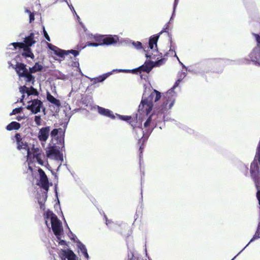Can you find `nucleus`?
<instances>
[{
  "label": "nucleus",
  "mask_w": 260,
  "mask_h": 260,
  "mask_svg": "<svg viewBox=\"0 0 260 260\" xmlns=\"http://www.w3.org/2000/svg\"><path fill=\"white\" fill-rule=\"evenodd\" d=\"M169 23L166 24L165 27L158 34L153 35L150 37L149 40V48L150 50L146 51L145 56L147 58L157 59L154 62H145V63L138 68L132 70L133 73H136L138 72H145L149 73L152 70L153 67H158L163 64L165 62V59L161 58L162 53L159 54L157 47V42L158 41L159 35L163 32H168L169 29Z\"/></svg>",
  "instance_id": "obj_1"
},
{
  "label": "nucleus",
  "mask_w": 260,
  "mask_h": 260,
  "mask_svg": "<svg viewBox=\"0 0 260 260\" xmlns=\"http://www.w3.org/2000/svg\"><path fill=\"white\" fill-rule=\"evenodd\" d=\"M14 69L19 78H24L27 85L28 83H31L32 84H34L35 78L30 73H29L25 64L17 62Z\"/></svg>",
  "instance_id": "obj_2"
},
{
  "label": "nucleus",
  "mask_w": 260,
  "mask_h": 260,
  "mask_svg": "<svg viewBox=\"0 0 260 260\" xmlns=\"http://www.w3.org/2000/svg\"><path fill=\"white\" fill-rule=\"evenodd\" d=\"M129 124L133 127L134 132L135 133L137 139H139L138 144L140 145L139 150L142 153L144 149V143L146 142L147 138H144V133L142 127H134L132 122L130 121Z\"/></svg>",
  "instance_id": "obj_3"
},
{
  "label": "nucleus",
  "mask_w": 260,
  "mask_h": 260,
  "mask_svg": "<svg viewBox=\"0 0 260 260\" xmlns=\"http://www.w3.org/2000/svg\"><path fill=\"white\" fill-rule=\"evenodd\" d=\"M250 173L257 189L256 198L260 205V170H250Z\"/></svg>",
  "instance_id": "obj_4"
},
{
  "label": "nucleus",
  "mask_w": 260,
  "mask_h": 260,
  "mask_svg": "<svg viewBox=\"0 0 260 260\" xmlns=\"http://www.w3.org/2000/svg\"><path fill=\"white\" fill-rule=\"evenodd\" d=\"M15 138L17 143V148L18 150L25 149L27 150V157L31 155V151L28 146V144L24 141L21 137V135L19 133H16L15 135Z\"/></svg>",
  "instance_id": "obj_5"
},
{
  "label": "nucleus",
  "mask_w": 260,
  "mask_h": 260,
  "mask_svg": "<svg viewBox=\"0 0 260 260\" xmlns=\"http://www.w3.org/2000/svg\"><path fill=\"white\" fill-rule=\"evenodd\" d=\"M40 175V180L38 185L41 188L44 189L46 192L49 190V180L45 172L41 168L38 170Z\"/></svg>",
  "instance_id": "obj_6"
},
{
  "label": "nucleus",
  "mask_w": 260,
  "mask_h": 260,
  "mask_svg": "<svg viewBox=\"0 0 260 260\" xmlns=\"http://www.w3.org/2000/svg\"><path fill=\"white\" fill-rule=\"evenodd\" d=\"M153 103L151 100L148 101V99L142 100L139 106V111L148 115L151 111Z\"/></svg>",
  "instance_id": "obj_7"
},
{
  "label": "nucleus",
  "mask_w": 260,
  "mask_h": 260,
  "mask_svg": "<svg viewBox=\"0 0 260 260\" xmlns=\"http://www.w3.org/2000/svg\"><path fill=\"white\" fill-rule=\"evenodd\" d=\"M30 104L26 106V109L30 110L32 113L37 114L40 112L41 108L42 107V102L38 100L35 99L28 102Z\"/></svg>",
  "instance_id": "obj_8"
},
{
  "label": "nucleus",
  "mask_w": 260,
  "mask_h": 260,
  "mask_svg": "<svg viewBox=\"0 0 260 260\" xmlns=\"http://www.w3.org/2000/svg\"><path fill=\"white\" fill-rule=\"evenodd\" d=\"M52 231L58 239H60L62 229L60 220L56 218L51 221Z\"/></svg>",
  "instance_id": "obj_9"
},
{
  "label": "nucleus",
  "mask_w": 260,
  "mask_h": 260,
  "mask_svg": "<svg viewBox=\"0 0 260 260\" xmlns=\"http://www.w3.org/2000/svg\"><path fill=\"white\" fill-rule=\"evenodd\" d=\"M260 140L258 144L256 152L253 160L251 163L250 170H260Z\"/></svg>",
  "instance_id": "obj_10"
},
{
  "label": "nucleus",
  "mask_w": 260,
  "mask_h": 260,
  "mask_svg": "<svg viewBox=\"0 0 260 260\" xmlns=\"http://www.w3.org/2000/svg\"><path fill=\"white\" fill-rule=\"evenodd\" d=\"M60 257L62 260H66V258H67L68 260H76L77 259L76 254L70 249L66 250L61 249Z\"/></svg>",
  "instance_id": "obj_11"
},
{
  "label": "nucleus",
  "mask_w": 260,
  "mask_h": 260,
  "mask_svg": "<svg viewBox=\"0 0 260 260\" xmlns=\"http://www.w3.org/2000/svg\"><path fill=\"white\" fill-rule=\"evenodd\" d=\"M47 156L48 157H50L53 156L55 159L59 160L61 161H63V155L59 150L54 148V147L50 148L47 151Z\"/></svg>",
  "instance_id": "obj_12"
},
{
  "label": "nucleus",
  "mask_w": 260,
  "mask_h": 260,
  "mask_svg": "<svg viewBox=\"0 0 260 260\" xmlns=\"http://www.w3.org/2000/svg\"><path fill=\"white\" fill-rule=\"evenodd\" d=\"M50 132V127L46 126L42 127L40 129L38 134V138L41 141H46L49 137Z\"/></svg>",
  "instance_id": "obj_13"
},
{
  "label": "nucleus",
  "mask_w": 260,
  "mask_h": 260,
  "mask_svg": "<svg viewBox=\"0 0 260 260\" xmlns=\"http://www.w3.org/2000/svg\"><path fill=\"white\" fill-rule=\"evenodd\" d=\"M33 157L35 158L37 161V162L41 165H43L44 161L42 159V156L43 155L42 153V151H41L38 148H34L32 149Z\"/></svg>",
  "instance_id": "obj_14"
},
{
  "label": "nucleus",
  "mask_w": 260,
  "mask_h": 260,
  "mask_svg": "<svg viewBox=\"0 0 260 260\" xmlns=\"http://www.w3.org/2000/svg\"><path fill=\"white\" fill-rule=\"evenodd\" d=\"M98 111L99 113L102 115L109 117L112 119H114L115 118V116L113 113V112L108 109H105L104 108L98 106Z\"/></svg>",
  "instance_id": "obj_15"
},
{
  "label": "nucleus",
  "mask_w": 260,
  "mask_h": 260,
  "mask_svg": "<svg viewBox=\"0 0 260 260\" xmlns=\"http://www.w3.org/2000/svg\"><path fill=\"white\" fill-rule=\"evenodd\" d=\"M104 35L102 36H94V39L96 42V43L87 42L85 46H93L96 47L99 45H104Z\"/></svg>",
  "instance_id": "obj_16"
},
{
  "label": "nucleus",
  "mask_w": 260,
  "mask_h": 260,
  "mask_svg": "<svg viewBox=\"0 0 260 260\" xmlns=\"http://www.w3.org/2000/svg\"><path fill=\"white\" fill-rule=\"evenodd\" d=\"M24 43L25 44L27 48L31 47L33 44L36 43L35 40V34L31 32L27 37H25L24 40Z\"/></svg>",
  "instance_id": "obj_17"
},
{
  "label": "nucleus",
  "mask_w": 260,
  "mask_h": 260,
  "mask_svg": "<svg viewBox=\"0 0 260 260\" xmlns=\"http://www.w3.org/2000/svg\"><path fill=\"white\" fill-rule=\"evenodd\" d=\"M252 61L256 62L260 59V48L255 47L249 55Z\"/></svg>",
  "instance_id": "obj_18"
},
{
  "label": "nucleus",
  "mask_w": 260,
  "mask_h": 260,
  "mask_svg": "<svg viewBox=\"0 0 260 260\" xmlns=\"http://www.w3.org/2000/svg\"><path fill=\"white\" fill-rule=\"evenodd\" d=\"M118 40L117 37H113L112 36H104V45H110L117 43Z\"/></svg>",
  "instance_id": "obj_19"
},
{
  "label": "nucleus",
  "mask_w": 260,
  "mask_h": 260,
  "mask_svg": "<svg viewBox=\"0 0 260 260\" xmlns=\"http://www.w3.org/2000/svg\"><path fill=\"white\" fill-rule=\"evenodd\" d=\"M152 115H150L144 124V127L146 128V130L147 131V132L149 133L152 132V130L155 127L154 125L152 124Z\"/></svg>",
  "instance_id": "obj_20"
},
{
  "label": "nucleus",
  "mask_w": 260,
  "mask_h": 260,
  "mask_svg": "<svg viewBox=\"0 0 260 260\" xmlns=\"http://www.w3.org/2000/svg\"><path fill=\"white\" fill-rule=\"evenodd\" d=\"M209 64L211 67L217 69L222 66V59L221 58L211 59L209 60Z\"/></svg>",
  "instance_id": "obj_21"
},
{
  "label": "nucleus",
  "mask_w": 260,
  "mask_h": 260,
  "mask_svg": "<svg viewBox=\"0 0 260 260\" xmlns=\"http://www.w3.org/2000/svg\"><path fill=\"white\" fill-rule=\"evenodd\" d=\"M47 99L49 102L54 104L55 106L57 107L60 106V101L55 98L49 92H48L47 93Z\"/></svg>",
  "instance_id": "obj_22"
},
{
  "label": "nucleus",
  "mask_w": 260,
  "mask_h": 260,
  "mask_svg": "<svg viewBox=\"0 0 260 260\" xmlns=\"http://www.w3.org/2000/svg\"><path fill=\"white\" fill-rule=\"evenodd\" d=\"M21 127L19 123L16 121H12L6 127L7 130L11 131L12 130H18Z\"/></svg>",
  "instance_id": "obj_23"
},
{
  "label": "nucleus",
  "mask_w": 260,
  "mask_h": 260,
  "mask_svg": "<svg viewBox=\"0 0 260 260\" xmlns=\"http://www.w3.org/2000/svg\"><path fill=\"white\" fill-rule=\"evenodd\" d=\"M43 68V66L39 63V62H36L32 67L29 68V73H30V74L32 75V73L42 71Z\"/></svg>",
  "instance_id": "obj_24"
},
{
  "label": "nucleus",
  "mask_w": 260,
  "mask_h": 260,
  "mask_svg": "<svg viewBox=\"0 0 260 260\" xmlns=\"http://www.w3.org/2000/svg\"><path fill=\"white\" fill-rule=\"evenodd\" d=\"M54 54L63 59L65 55H68V52L67 50H62L58 48Z\"/></svg>",
  "instance_id": "obj_25"
},
{
  "label": "nucleus",
  "mask_w": 260,
  "mask_h": 260,
  "mask_svg": "<svg viewBox=\"0 0 260 260\" xmlns=\"http://www.w3.org/2000/svg\"><path fill=\"white\" fill-rule=\"evenodd\" d=\"M23 51H24V52L22 53V56H25L26 57H30L32 59H33L35 57V56L31 52L30 47H28V48L26 49L25 48Z\"/></svg>",
  "instance_id": "obj_26"
},
{
  "label": "nucleus",
  "mask_w": 260,
  "mask_h": 260,
  "mask_svg": "<svg viewBox=\"0 0 260 260\" xmlns=\"http://www.w3.org/2000/svg\"><path fill=\"white\" fill-rule=\"evenodd\" d=\"M258 238H260V222L259 223V224L257 226V229L256 230V232H255L254 235L253 236V237L250 240V241L248 243V244L246 245V246H247L250 242H252V241H253L257 239Z\"/></svg>",
  "instance_id": "obj_27"
},
{
  "label": "nucleus",
  "mask_w": 260,
  "mask_h": 260,
  "mask_svg": "<svg viewBox=\"0 0 260 260\" xmlns=\"http://www.w3.org/2000/svg\"><path fill=\"white\" fill-rule=\"evenodd\" d=\"M176 56L177 59H178V57H177V55H176V52L175 51L174 49H172L171 47L170 48V50H169L168 52H166L164 55V58H165V61L166 60V58L168 57V56ZM161 58L162 57H161Z\"/></svg>",
  "instance_id": "obj_28"
},
{
  "label": "nucleus",
  "mask_w": 260,
  "mask_h": 260,
  "mask_svg": "<svg viewBox=\"0 0 260 260\" xmlns=\"http://www.w3.org/2000/svg\"><path fill=\"white\" fill-rule=\"evenodd\" d=\"M11 45L13 46L14 49H16L17 47L22 48L23 50L25 48L27 49L24 43L23 42H14L11 43Z\"/></svg>",
  "instance_id": "obj_29"
},
{
  "label": "nucleus",
  "mask_w": 260,
  "mask_h": 260,
  "mask_svg": "<svg viewBox=\"0 0 260 260\" xmlns=\"http://www.w3.org/2000/svg\"><path fill=\"white\" fill-rule=\"evenodd\" d=\"M27 94L28 95H38L39 92L36 89H35L31 86L29 89H28Z\"/></svg>",
  "instance_id": "obj_30"
},
{
  "label": "nucleus",
  "mask_w": 260,
  "mask_h": 260,
  "mask_svg": "<svg viewBox=\"0 0 260 260\" xmlns=\"http://www.w3.org/2000/svg\"><path fill=\"white\" fill-rule=\"evenodd\" d=\"M155 95V98H154V102H156L157 101H158L161 98V94H160V93L156 90H154V92L153 93H152L151 94H150V96L151 97H153Z\"/></svg>",
  "instance_id": "obj_31"
},
{
  "label": "nucleus",
  "mask_w": 260,
  "mask_h": 260,
  "mask_svg": "<svg viewBox=\"0 0 260 260\" xmlns=\"http://www.w3.org/2000/svg\"><path fill=\"white\" fill-rule=\"evenodd\" d=\"M46 216L47 218H50L51 221L53 220L54 219L57 218V216L55 214H54L52 211H48L46 212Z\"/></svg>",
  "instance_id": "obj_32"
},
{
  "label": "nucleus",
  "mask_w": 260,
  "mask_h": 260,
  "mask_svg": "<svg viewBox=\"0 0 260 260\" xmlns=\"http://www.w3.org/2000/svg\"><path fill=\"white\" fill-rule=\"evenodd\" d=\"M117 115L119 117L120 119H121L122 120L126 121H128L129 120H131L132 118V116H123V115H118V114H117Z\"/></svg>",
  "instance_id": "obj_33"
},
{
  "label": "nucleus",
  "mask_w": 260,
  "mask_h": 260,
  "mask_svg": "<svg viewBox=\"0 0 260 260\" xmlns=\"http://www.w3.org/2000/svg\"><path fill=\"white\" fill-rule=\"evenodd\" d=\"M252 35L253 36H254L255 40L257 42V46L256 47L260 48V36L254 33H253Z\"/></svg>",
  "instance_id": "obj_34"
},
{
  "label": "nucleus",
  "mask_w": 260,
  "mask_h": 260,
  "mask_svg": "<svg viewBox=\"0 0 260 260\" xmlns=\"http://www.w3.org/2000/svg\"><path fill=\"white\" fill-rule=\"evenodd\" d=\"M107 77H108V75L106 74L104 75L103 76H100L98 78H96L94 79L95 82H102L104 80H105L107 78Z\"/></svg>",
  "instance_id": "obj_35"
},
{
  "label": "nucleus",
  "mask_w": 260,
  "mask_h": 260,
  "mask_svg": "<svg viewBox=\"0 0 260 260\" xmlns=\"http://www.w3.org/2000/svg\"><path fill=\"white\" fill-rule=\"evenodd\" d=\"M22 108L21 107L15 108L12 110V112L10 113V115L20 113L22 111Z\"/></svg>",
  "instance_id": "obj_36"
},
{
  "label": "nucleus",
  "mask_w": 260,
  "mask_h": 260,
  "mask_svg": "<svg viewBox=\"0 0 260 260\" xmlns=\"http://www.w3.org/2000/svg\"><path fill=\"white\" fill-rule=\"evenodd\" d=\"M25 12L29 14V22L31 23L35 20V15L29 10L26 9Z\"/></svg>",
  "instance_id": "obj_37"
},
{
  "label": "nucleus",
  "mask_w": 260,
  "mask_h": 260,
  "mask_svg": "<svg viewBox=\"0 0 260 260\" xmlns=\"http://www.w3.org/2000/svg\"><path fill=\"white\" fill-rule=\"evenodd\" d=\"M42 119L40 116H36L35 117V122L37 125H41Z\"/></svg>",
  "instance_id": "obj_38"
},
{
  "label": "nucleus",
  "mask_w": 260,
  "mask_h": 260,
  "mask_svg": "<svg viewBox=\"0 0 260 260\" xmlns=\"http://www.w3.org/2000/svg\"><path fill=\"white\" fill-rule=\"evenodd\" d=\"M28 88L24 85V86H20L19 88V91L21 93H27V92L28 91Z\"/></svg>",
  "instance_id": "obj_39"
},
{
  "label": "nucleus",
  "mask_w": 260,
  "mask_h": 260,
  "mask_svg": "<svg viewBox=\"0 0 260 260\" xmlns=\"http://www.w3.org/2000/svg\"><path fill=\"white\" fill-rule=\"evenodd\" d=\"M48 48L52 51H53L54 53L56 52V49L58 48L51 44L48 43L47 44Z\"/></svg>",
  "instance_id": "obj_40"
},
{
  "label": "nucleus",
  "mask_w": 260,
  "mask_h": 260,
  "mask_svg": "<svg viewBox=\"0 0 260 260\" xmlns=\"http://www.w3.org/2000/svg\"><path fill=\"white\" fill-rule=\"evenodd\" d=\"M78 247L80 249L81 252L82 253L83 252H84V251H85L86 249V247H85V246L82 244V243L80 242L78 245Z\"/></svg>",
  "instance_id": "obj_41"
},
{
  "label": "nucleus",
  "mask_w": 260,
  "mask_h": 260,
  "mask_svg": "<svg viewBox=\"0 0 260 260\" xmlns=\"http://www.w3.org/2000/svg\"><path fill=\"white\" fill-rule=\"evenodd\" d=\"M133 45L135 46V48L137 49H140L142 48V44L140 42H134Z\"/></svg>",
  "instance_id": "obj_42"
},
{
  "label": "nucleus",
  "mask_w": 260,
  "mask_h": 260,
  "mask_svg": "<svg viewBox=\"0 0 260 260\" xmlns=\"http://www.w3.org/2000/svg\"><path fill=\"white\" fill-rule=\"evenodd\" d=\"M67 52H68V55L70 53L72 54L74 56H77L79 52V51L75 50H68Z\"/></svg>",
  "instance_id": "obj_43"
},
{
  "label": "nucleus",
  "mask_w": 260,
  "mask_h": 260,
  "mask_svg": "<svg viewBox=\"0 0 260 260\" xmlns=\"http://www.w3.org/2000/svg\"><path fill=\"white\" fill-rule=\"evenodd\" d=\"M58 133V129L56 128L53 129L51 132V136L52 137L56 136Z\"/></svg>",
  "instance_id": "obj_44"
},
{
  "label": "nucleus",
  "mask_w": 260,
  "mask_h": 260,
  "mask_svg": "<svg viewBox=\"0 0 260 260\" xmlns=\"http://www.w3.org/2000/svg\"><path fill=\"white\" fill-rule=\"evenodd\" d=\"M43 32H44V37L46 38V39L48 41L50 42V38L49 35H48L47 32H46V31L45 30L44 28Z\"/></svg>",
  "instance_id": "obj_45"
},
{
  "label": "nucleus",
  "mask_w": 260,
  "mask_h": 260,
  "mask_svg": "<svg viewBox=\"0 0 260 260\" xmlns=\"http://www.w3.org/2000/svg\"><path fill=\"white\" fill-rule=\"evenodd\" d=\"M170 93H167L165 95H164V98H165L166 99V104L167 105L168 104V102H169V99L170 98Z\"/></svg>",
  "instance_id": "obj_46"
},
{
  "label": "nucleus",
  "mask_w": 260,
  "mask_h": 260,
  "mask_svg": "<svg viewBox=\"0 0 260 260\" xmlns=\"http://www.w3.org/2000/svg\"><path fill=\"white\" fill-rule=\"evenodd\" d=\"M82 254H83V255L84 256V257L86 258V259H88L89 258V255H88V254L87 253V250H86L85 251H84V252H82Z\"/></svg>",
  "instance_id": "obj_47"
},
{
  "label": "nucleus",
  "mask_w": 260,
  "mask_h": 260,
  "mask_svg": "<svg viewBox=\"0 0 260 260\" xmlns=\"http://www.w3.org/2000/svg\"><path fill=\"white\" fill-rule=\"evenodd\" d=\"M180 81H181V80L180 79L177 80L173 86V88H175L176 87H177L178 86V85L179 84Z\"/></svg>",
  "instance_id": "obj_48"
},
{
  "label": "nucleus",
  "mask_w": 260,
  "mask_h": 260,
  "mask_svg": "<svg viewBox=\"0 0 260 260\" xmlns=\"http://www.w3.org/2000/svg\"><path fill=\"white\" fill-rule=\"evenodd\" d=\"M59 244L61 245H66V242L64 240H61L59 242Z\"/></svg>",
  "instance_id": "obj_49"
},
{
  "label": "nucleus",
  "mask_w": 260,
  "mask_h": 260,
  "mask_svg": "<svg viewBox=\"0 0 260 260\" xmlns=\"http://www.w3.org/2000/svg\"><path fill=\"white\" fill-rule=\"evenodd\" d=\"M23 118V117L22 116H17L16 117V119L18 120V121H20L21 119H22Z\"/></svg>",
  "instance_id": "obj_50"
},
{
  "label": "nucleus",
  "mask_w": 260,
  "mask_h": 260,
  "mask_svg": "<svg viewBox=\"0 0 260 260\" xmlns=\"http://www.w3.org/2000/svg\"><path fill=\"white\" fill-rule=\"evenodd\" d=\"M25 97V95L24 94H23L22 96H21V98L20 99L19 102H22L23 101V100H24V98Z\"/></svg>",
  "instance_id": "obj_51"
},
{
  "label": "nucleus",
  "mask_w": 260,
  "mask_h": 260,
  "mask_svg": "<svg viewBox=\"0 0 260 260\" xmlns=\"http://www.w3.org/2000/svg\"><path fill=\"white\" fill-rule=\"evenodd\" d=\"M106 224L108 225V223L111 222V221L109 220H108L106 217Z\"/></svg>",
  "instance_id": "obj_52"
},
{
  "label": "nucleus",
  "mask_w": 260,
  "mask_h": 260,
  "mask_svg": "<svg viewBox=\"0 0 260 260\" xmlns=\"http://www.w3.org/2000/svg\"><path fill=\"white\" fill-rule=\"evenodd\" d=\"M39 204H40V208H41V209H42V208H43V207L44 206V204H43L42 203H41V202H39Z\"/></svg>",
  "instance_id": "obj_53"
},
{
  "label": "nucleus",
  "mask_w": 260,
  "mask_h": 260,
  "mask_svg": "<svg viewBox=\"0 0 260 260\" xmlns=\"http://www.w3.org/2000/svg\"><path fill=\"white\" fill-rule=\"evenodd\" d=\"M170 43H171V44H172V38H171V37L170 38Z\"/></svg>",
  "instance_id": "obj_54"
},
{
  "label": "nucleus",
  "mask_w": 260,
  "mask_h": 260,
  "mask_svg": "<svg viewBox=\"0 0 260 260\" xmlns=\"http://www.w3.org/2000/svg\"><path fill=\"white\" fill-rule=\"evenodd\" d=\"M173 104V102H172L170 104V107H171Z\"/></svg>",
  "instance_id": "obj_55"
},
{
  "label": "nucleus",
  "mask_w": 260,
  "mask_h": 260,
  "mask_svg": "<svg viewBox=\"0 0 260 260\" xmlns=\"http://www.w3.org/2000/svg\"><path fill=\"white\" fill-rule=\"evenodd\" d=\"M123 72H126V70H122Z\"/></svg>",
  "instance_id": "obj_56"
},
{
  "label": "nucleus",
  "mask_w": 260,
  "mask_h": 260,
  "mask_svg": "<svg viewBox=\"0 0 260 260\" xmlns=\"http://www.w3.org/2000/svg\"><path fill=\"white\" fill-rule=\"evenodd\" d=\"M45 196H46V197H45V199H46V198H47V196H46V194L45 195Z\"/></svg>",
  "instance_id": "obj_57"
}]
</instances>
